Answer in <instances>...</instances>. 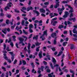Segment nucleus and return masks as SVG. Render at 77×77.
<instances>
[{
  "label": "nucleus",
  "mask_w": 77,
  "mask_h": 77,
  "mask_svg": "<svg viewBox=\"0 0 77 77\" xmlns=\"http://www.w3.org/2000/svg\"><path fill=\"white\" fill-rule=\"evenodd\" d=\"M19 40L20 41L19 42L20 44L22 43V46H24L25 45L24 43H23V42L24 41V39H23L21 37H19Z\"/></svg>",
  "instance_id": "1"
},
{
  "label": "nucleus",
  "mask_w": 77,
  "mask_h": 77,
  "mask_svg": "<svg viewBox=\"0 0 77 77\" xmlns=\"http://www.w3.org/2000/svg\"><path fill=\"white\" fill-rule=\"evenodd\" d=\"M44 35L47 36L48 35V34L47 33V30H46L44 31L43 32V34L42 36L40 37V38L41 39L42 37H43L44 36Z\"/></svg>",
  "instance_id": "2"
},
{
  "label": "nucleus",
  "mask_w": 77,
  "mask_h": 77,
  "mask_svg": "<svg viewBox=\"0 0 77 77\" xmlns=\"http://www.w3.org/2000/svg\"><path fill=\"white\" fill-rule=\"evenodd\" d=\"M35 10H33V12L35 13H36L37 14V16H38L39 15V13L38 11H37L36 10H37V8L36 7H35Z\"/></svg>",
  "instance_id": "3"
},
{
  "label": "nucleus",
  "mask_w": 77,
  "mask_h": 77,
  "mask_svg": "<svg viewBox=\"0 0 77 77\" xmlns=\"http://www.w3.org/2000/svg\"><path fill=\"white\" fill-rule=\"evenodd\" d=\"M65 14L63 16V18H66L68 17V15L69 14V13L68 11H66L64 12Z\"/></svg>",
  "instance_id": "4"
},
{
  "label": "nucleus",
  "mask_w": 77,
  "mask_h": 77,
  "mask_svg": "<svg viewBox=\"0 0 77 77\" xmlns=\"http://www.w3.org/2000/svg\"><path fill=\"white\" fill-rule=\"evenodd\" d=\"M9 54L11 55L12 56V57H11V59L12 60V61H14V54L13 52H9Z\"/></svg>",
  "instance_id": "5"
},
{
  "label": "nucleus",
  "mask_w": 77,
  "mask_h": 77,
  "mask_svg": "<svg viewBox=\"0 0 77 77\" xmlns=\"http://www.w3.org/2000/svg\"><path fill=\"white\" fill-rule=\"evenodd\" d=\"M50 65L51 66V68L52 69H54V67H55L56 66H59V65L58 64H56V65H54V67L53 66V64H52V63H51Z\"/></svg>",
  "instance_id": "6"
},
{
  "label": "nucleus",
  "mask_w": 77,
  "mask_h": 77,
  "mask_svg": "<svg viewBox=\"0 0 77 77\" xmlns=\"http://www.w3.org/2000/svg\"><path fill=\"white\" fill-rule=\"evenodd\" d=\"M51 36L52 37V38H57L56 36H57V34L55 32H54L51 34Z\"/></svg>",
  "instance_id": "7"
},
{
  "label": "nucleus",
  "mask_w": 77,
  "mask_h": 77,
  "mask_svg": "<svg viewBox=\"0 0 77 77\" xmlns=\"http://www.w3.org/2000/svg\"><path fill=\"white\" fill-rule=\"evenodd\" d=\"M60 3V2H57V3H56V4H55L54 8L55 9H57V7H59L60 6L59 3Z\"/></svg>",
  "instance_id": "8"
},
{
  "label": "nucleus",
  "mask_w": 77,
  "mask_h": 77,
  "mask_svg": "<svg viewBox=\"0 0 77 77\" xmlns=\"http://www.w3.org/2000/svg\"><path fill=\"white\" fill-rule=\"evenodd\" d=\"M33 8L32 7H28L26 8V10L27 12H29V11L30 10H32Z\"/></svg>",
  "instance_id": "9"
},
{
  "label": "nucleus",
  "mask_w": 77,
  "mask_h": 77,
  "mask_svg": "<svg viewBox=\"0 0 77 77\" xmlns=\"http://www.w3.org/2000/svg\"><path fill=\"white\" fill-rule=\"evenodd\" d=\"M40 12L45 13V10L44 9V8H40L39 10Z\"/></svg>",
  "instance_id": "10"
},
{
  "label": "nucleus",
  "mask_w": 77,
  "mask_h": 77,
  "mask_svg": "<svg viewBox=\"0 0 77 77\" xmlns=\"http://www.w3.org/2000/svg\"><path fill=\"white\" fill-rule=\"evenodd\" d=\"M11 4L12 3L11 2H10L9 3H8V4H7V6L6 7L8 8H9V7H11Z\"/></svg>",
  "instance_id": "11"
},
{
  "label": "nucleus",
  "mask_w": 77,
  "mask_h": 77,
  "mask_svg": "<svg viewBox=\"0 0 77 77\" xmlns=\"http://www.w3.org/2000/svg\"><path fill=\"white\" fill-rule=\"evenodd\" d=\"M44 66H41V68H38V69L39 70H41L42 72L44 71Z\"/></svg>",
  "instance_id": "12"
},
{
  "label": "nucleus",
  "mask_w": 77,
  "mask_h": 77,
  "mask_svg": "<svg viewBox=\"0 0 77 77\" xmlns=\"http://www.w3.org/2000/svg\"><path fill=\"white\" fill-rule=\"evenodd\" d=\"M38 35H36L35 37H33L32 38L33 40L35 39V40H37L38 39Z\"/></svg>",
  "instance_id": "13"
},
{
  "label": "nucleus",
  "mask_w": 77,
  "mask_h": 77,
  "mask_svg": "<svg viewBox=\"0 0 77 77\" xmlns=\"http://www.w3.org/2000/svg\"><path fill=\"white\" fill-rule=\"evenodd\" d=\"M33 57L32 55L31 54V55H29V58H30V59H32V58H33L34 59L35 58V55H33Z\"/></svg>",
  "instance_id": "14"
},
{
  "label": "nucleus",
  "mask_w": 77,
  "mask_h": 77,
  "mask_svg": "<svg viewBox=\"0 0 77 77\" xmlns=\"http://www.w3.org/2000/svg\"><path fill=\"white\" fill-rule=\"evenodd\" d=\"M7 30V28H5L3 30H2V32L4 33L5 34H6V30Z\"/></svg>",
  "instance_id": "15"
},
{
  "label": "nucleus",
  "mask_w": 77,
  "mask_h": 77,
  "mask_svg": "<svg viewBox=\"0 0 77 77\" xmlns=\"http://www.w3.org/2000/svg\"><path fill=\"white\" fill-rule=\"evenodd\" d=\"M64 27L63 25H60L59 26H58V28L60 29L61 31H62V29H61L62 28H63Z\"/></svg>",
  "instance_id": "16"
},
{
  "label": "nucleus",
  "mask_w": 77,
  "mask_h": 77,
  "mask_svg": "<svg viewBox=\"0 0 77 77\" xmlns=\"http://www.w3.org/2000/svg\"><path fill=\"white\" fill-rule=\"evenodd\" d=\"M50 55H49V54L47 53V55H46V57H47L48 59L49 60H50L51 59H50Z\"/></svg>",
  "instance_id": "17"
},
{
  "label": "nucleus",
  "mask_w": 77,
  "mask_h": 77,
  "mask_svg": "<svg viewBox=\"0 0 77 77\" xmlns=\"http://www.w3.org/2000/svg\"><path fill=\"white\" fill-rule=\"evenodd\" d=\"M57 37L55 38L54 41V45H56L57 44Z\"/></svg>",
  "instance_id": "18"
},
{
  "label": "nucleus",
  "mask_w": 77,
  "mask_h": 77,
  "mask_svg": "<svg viewBox=\"0 0 77 77\" xmlns=\"http://www.w3.org/2000/svg\"><path fill=\"white\" fill-rule=\"evenodd\" d=\"M41 44V43H39L38 42L35 43V45L36 46H39Z\"/></svg>",
  "instance_id": "19"
},
{
  "label": "nucleus",
  "mask_w": 77,
  "mask_h": 77,
  "mask_svg": "<svg viewBox=\"0 0 77 77\" xmlns=\"http://www.w3.org/2000/svg\"><path fill=\"white\" fill-rule=\"evenodd\" d=\"M74 48V46L73 44H71L70 49L71 50H72L73 48Z\"/></svg>",
  "instance_id": "20"
},
{
  "label": "nucleus",
  "mask_w": 77,
  "mask_h": 77,
  "mask_svg": "<svg viewBox=\"0 0 77 77\" xmlns=\"http://www.w3.org/2000/svg\"><path fill=\"white\" fill-rule=\"evenodd\" d=\"M2 69L4 71H6V68L4 66H2L1 67Z\"/></svg>",
  "instance_id": "21"
},
{
  "label": "nucleus",
  "mask_w": 77,
  "mask_h": 77,
  "mask_svg": "<svg viewBox=\"0 0 77 77\" xmlns=\"http://www.w3.org/2000/svg\"><path fill=\"white\" fill-rule=\"evenodd\" d=\"M38 56L39 57V58H40V59L42 58V53L41 52L39 53L38 54Z\"/></svg>",
  "instance_id": "22"
},
{
  "label": "nucleus",
  "mask_w": 77,
  "mask_h": 77,
  "mask_svg": "<svg viewBox=\"0 0 77 77\" xmlns=\"http://www.w3.org/2000/svg\"><path fill=\"white\" fill-rule=\"evenodd\" d=\"M54 74V72H51V74L48 75V77H52V75Z\"/></svg>",
  "instance_id": "23"
},
{
  "label": "nucleus",
  "mask_w": 77,
  "mask_h": 77,
  "mask_svg": "<svg viewBox=\"0 0 77 77\" xmlns=\"http://www.w3.org/2000/svg\"><path fill=\"white\" fill-rule=\"evenodd\" d=\"M52 58V62H53L54 63H55L56 62V60L55 58L53 57Z\"/></svg>",
  "instance_id": "24"
},
{
  "label": "nucleus",
  "mask_w": 77,
  "mask_h": 77,
  "mask_svg": "<svg viewBox=\"0 0 77 77\" xmlns=\"http://www.w3.org/2000/svg\"><path fill=\"white\" fill-rule=\"evenodd\" d=\"M16 26V24H14V26H11V28L12 30H13L14 27Z\"/></svg>",
  "instance_id": "25"
},
{
  "label": "nucleus",
  "mask_w": 77,
  "mask_h": 77,
  "mask_svg": "<svg viewBox=\"0 0 77 77\" xmlns=\"http://www.w3.org/2000/svg\"><path fill=\"white\" fill-rule=\"evenodd\" d=\"M23 33L25 34V35H28V32H26L25 31V30L24 29H23Z\"/></svg>",
  "instance_id": "26"
},
{
  "label": "nucleus",
  "mask_w": 77,
  "mask_h": 77,
  "mask_svg": "<svg viewBox=\"0 0 77 77\" xmlns=\"http://www.w3.org/2000/svg\"><path fill=\"white\" fill-rule=\"evenodd\" d=\"M63 52L62 51H61L60 52H59V53L58 55H57V57L60 56L63 53Z\"/></svg>",
  "instance_id": "27"
},
{
  "label": "nucleus",
  "mask_w": 77,
  "mask_h": 77,
  "mask_svg": "<svg viewBox=\"0 0 77 77\" xmlns=\"http://www.w3.org/2000/svg\"><path fill=\"white\" fill-rule=\"evenodd\" d=\"M28 45L27 46L28 49V50H30L31 44L29 43H28Z\"/></svg>",
  "instance_id": "28"
},
{
  "label": "nucleus",
  "mask_w": 77,
  "mask_h": 77,
  "mask_svg": "<svg viewBox=\"0 0 77 77\" xmlns=\"http://www.w3.org/2000/svg\"><path fill=\"white\" fill-rule=\"evenodd\" d=\"M12 38H13V41L14 42L16 41V40L15 39L16 38V36H12Z\"/></svg>",
  "instance_id": "29"
},
{
  "label": "nucleus",
  "mask_w": 77,
  "mask_h": 77,
  "mask_svg": "<svg viewBox=\"0 0 77 77\" xmlns=\"http://www.w3.org/2000/svg\"><path fill=\"white\" fill-rule=\"evenodd\" d=\"M53 14V13H51L50 14L49 16L50 17H51V18H52V17H54Z\"/></svg>",
  "instance_id": "30"
},
{
  "label": "nucleus",
  "mask_w": 77,
  "mask_h": 77,
  "mask_svg": "<svg viewBox=\"0 0 77 77\" xmlns=\"http://www.w3.org/2000/svg\"><path fill=\"white\" fill-rule=\"evenodd\" d=\"M22 63L23 65H26V61H25L24 60H22Z\"/></svg>",
  "instance_id": "31"
},
{
  "label": "nucleus",
  "mask_w": 77,
  "mask_h": 77,
  "mask_svg": "<svg viewBox=\"0 0 77 77\" xmlns=\"http://www.w3.org/2000/svg\"><path fill=\"white\" fill-rule=\"evenodd\" d=\"M66 6H68V8H70L71 9H73V8L71 7L69 5L67 4L66 5Z\"/></svg>",
  "instance_id": "32"
},
{
  "label": "nucleus",
  "mask_w": 77,
  "mask_h": 77,
  "mask_svg": "<svg viewBox=\"0 0 77 77\" xmlns=\"http://www.w3.org/2000/svg\"><path fill=\"white\" fill-rule=\"evenodd\" d=\"M57 23V21H54L53 23V25L54 26H55L56 24Z\"/></svg>",
  "instance_id": "33"
},
{
  "label": "nucleus",
  "mask_w": 77,
  "mask_h": 77,
  "mask_svg": "<svg viewBox=\"0 0 77 77\" xmlns=\"http://www.w3.org/2000/svg\"><path fill=\"white\" fill-rule=\"evenodd\" d=\"M77 0H75L74 3V6H77V3H76V1Z\"/></svg>",
  "instance_id": "34"
},
{
  "label": "nucleus",
  "mask_w": 77,
  "mask_h": 77,
  "mask_svg": "<svg viewBox=\"0 0 77 77\" xmlns=\"http://www.w3.org/2000/svg\"><path fill=\"white\" fill-rule=\"evenodd\" d=\"M9 20H6V23L8 25L9 24Z\"/></svg>",
  "instance_id": "35"
},
{
  "label": "nucleus",
  "mask_w": 77,
  "mask_h": 77,
  "mask_svg": "<svg viewBox=\"0 0 77 77\" xmlns=\"http://www.w3.org/2000/svg\"><path fill=\"white\" fill-rule=\"evenodd\" d=\"M49 2H45L44 3V4L45 5H49Z\"/></svg>",
  "instance_id": "36"
},
{
  "label": "nucleus",
  "mask_w": 77,
  "mask_h": 77,
  "mask_svg": "<svg viewBox=\"0 0 77 77\" xmlns=\"http://www.w3.org/2000/svg\"><path fill=\"white\" fill-rule=\"evenodd\" d=\"M32 72L34 73V74H36V71H35L34 69H33L32 70Z\"/></svg>",
  "instance_id": "37"
},
{
  "label": "nucleus",
  "mask_w": 77,
  "mask_h": 77,
  "mask_svg": "<svg viewBox=\"0 0 77 77\" xmlns=\"http://www.w3.org/2000/svg\"><path fill=\"white\" fill-rule=\"evenodd\" d=\"M42 49H44L43 51H44L45 52L46 51L45 50H47V48L46 46H44L43 47Z\"/></svg>",
  "instance_id": "38"
},
{
  "label": "nucleus",
  "mask_w": 77,
  "mask_h": 77,
  "mask_svg": "<svg viewBox=\"0 0 77 77\" xmlns=\"http://www.w3.org/2000/svg\"><path fill=\"white\" fill-rule=\"evenodd\" d=\"M51 49L52 51H56V49L55 47L51 48Z\"/></svg>",
  "instance_id": "39"
},
{
  "label": "nucleus",
  "mask_w": 77,
  "mask_h": 77,
  "mask_svg": "<svg viewBox=\"0 0 77 77\" xmlns=\"http://www.w3.org/2000/svg\"><path fill=\"white\" fill-rule=\"evenodd\" d=\"M76 32V29L75 28H74L73 30V32L74 33H75Z\"/></svg>",
  "instance_id": "40"
},
{
  "label": "nucleus",
  "mask_w": 77,
  "mask_h": 77,
  "mask_svg": "<svg viewBox=\"0 0 77 77\" xmlns=\"http://www.w3.org/2000/svg\"><path fill=\"white\" fill-rule=\"evenodd\" d=\"M16 72L15 73V74H18L19 73V70L18 69H16Z\"/></svg>",
  "instance_id": "41"
},
{
  "label": "nucleus",
  "mask_w": 77,
  "mask_h": 77,
  "mask_svg": "<svg viewBox=\"0 0 77 77\" xmlns=\"http://www.w3.org/2000/svg\"><path fill=\"white\" fill-rule=\"evenodd\" d=\"M31 65L32 66V68H34V67H35V65L34 64V63H31Z\"/></svg>",
  "instance_id": "42"
},
{
  "label": "nucleus",
  "mask_w": 77,
  "mask_h": 77,
  "mask_svg": "<svg viewBox=\"0 0 77 77\" xmlns=\"http://www.w3.org/2000/svg\"><path fill=\"white\" fill-rule=\"evenodd\" d=\"M58 11H63V10L62 9V8H58Z\"/></svg>",
  "instance_id": "43"
},
{
  "label": "nucleus",
  "mask_w": 77,
  "mask_h": 77,
  "mask_svg": "<svg viewBox=\"0 0 77 77\" xmlns=\"http://www.w3.org/2000/svg\"><path fill=\"white\" fill-rule=\"evenodd\" d=\"M22 9L24 11H26L27 10V8L26 7H23L22 8Z\"/></svg>",
  "instance_id": "44"
},
{
  "label": "nucleus",
  "mask_w": 77,
  "mask_h": 77,
  "mask_svg": "<svg viewBox=\"0 0 77 77\" xmlns=\"http://www.w3.org/2000/svg\"><path fill=\"white\" fill-rule=\"evenodd\" d=\"M33 27V25L32 24H31L29 25V29H31V28H32Z\"/></svg>",
  "instance_id": "45"
},
{
  "label": "nucleus",
  "mask_w": 77,
  "mask_h": 77,
  "mask_svg": "<svg viewBox=\"0 0 77 77\" xmlns=\"http://www.w3.org/2000/svg\"><path fill=\"white\" fill-rule=\"evenodd\" d=\"M4 48L3 49L5 50L6 49V44H4L3 45Z\"/></svg>",
  "instance_id": "46"
},
{
  "label": "nucleus",
  "mask_w": 77,
  "mask_h": 77,
  "mask_svg": "<svg viewBox=\"0 0 77 77\" xmlns=\"http://www.w3.org/2000/svg\"><path fill=\"white\" fill-rule=\"evenodd\" d=\"M61 3L64 4L65 3H68V2H67V1H62Z\"/></svg>",
  "instance_id": "47"
},
{
  "label": "nucleus",
  "mask_w": 77,
  "mask_h": 77,
  "mask_svg": "<svg viewBox=\"0 0 77 77\" xmlns=\"http://www.w3.org/2000/svg\"><path fill=\"white\" fill-rule=\"evenodd\" d=\"M36 47L35 45L34 44H32V46L31 47L32 48H35Z\"/></svg>",
  "instance_id": "48"
},
{
  "label": "nucleus",
  "mask_w": 77,
  "mask_h": 77,
  "mask_svg": "<svg viewBox=\"0 0 77 77\" xmlns=\"http://www.w3.org/2000/svg\"><path fill=\"white\" fill-rule=\"evenodd\" d=\"M9 48L8 47V46L6 48V50H7L8 51H11V50H9Z\"/></svg>",
  "instance_id": "49"
},
{
  "label": "nucleus",
  "mask_w": 77,
  "mask_h": 77,
  "mask_svg": "<svg viewBox=\"0 0 77 77\" xmlns=\"http://www.w3.org/2000/svg\"><path fill=\"white\" fill-rule=\"evenodd\" d=\"M17 62V59H15L14 62H13V64L14 65L16 64Z\"/></svg>",
  "instance_id": "50"
},
{
  "label": "nucleus",
  "mask_w": 77,
  "mask_h": 77,
  "mask_svg": "<svg viewBox=\"0 0 77 77\" xmlns=\"http://www.w3.org/2000/svg\"><path fill=\"white\" fill-rule=\"evenodd\" d=\"M67 43H68V42H64L63 44V46H65L66 45V44H67Z\"/></svg>",
  "instance_id": "51"
},
{
  "label": "nucleus",
  "mask_w": 77,
  "mask_h": 77,
  "mask_svg": "<svg viewBox=\"0 0 77 77\" xmlns=\"http://www.w3.org/2000/svg\"><path fill=\"white\" fill-rule=\"evenodd\" d=\"M14 11L15 13H19L20 11L18 10H17L16 9H14Z\"/></svg>",
  "instance_id": "52"
},
{
  "label": "nucleus",
  "mask_w": 77,
  "mask_h": 77,
  "mask_svg": "<svg viewBox=\"0 0 77 77\" xmlns=\"http://www.w3.org/2000/svg\"><path fill=\"white\" fill-rule=\"evenodd\" d=\"M21 24L22 26H23L24 25V20H23L22 21Z\"/></svg>",
  "instance_id": "53"
},
{
  "label": "nucleus",
  "mask_w": 77,
  "mask_h": 77,
  "mask_svg": "<svg viewBox=\"0 0 77 77\" xmlns=\"http://www.w3.org/2000/svg\"><path fill=\"white\" fill-rule=\"evenodd\" d=\"M32 35H33V34H30V35H29V36L28 37V39L31 38H32Z\"/></svg>",
  "instance_id": "54"
},
{
  "label": "nucleus",
  "mask_w": 77,
  "mask_h": 77,
  "mask_svg": "<svg viewBox=\"0 0 77 77\" xmlns=\"http://www.w3.org/2000/svg\"><path fill=\"white\" fill-rule=\"evenodd\" d=\"M63 71L64 72H66V73H67L68 72V69H64Z\"/></svg>",
  "instance_id": "55"
},
{
  "label": "nucleus",
  "mask_w": 77,
  "mask_h": 77,
  "mask_svg": "<svg viewBox=\"0 0 77 77\" xmlns=\"http://www.w3.org/2000/svg\"><path fill=\"white\" fill-rule=\"evenodd\" d=\"M11 42V38H9V40H8V43H10V42Z\"/></svg>",
  "instance_id": "56"
},
{
  "label": "nucleus",
  "mask_w": 77,
  "mask_h": 77,
  "mask_svg": "<svg viewBox=\"0 0 77 77\" xmlns=\"http://www.w3.org/2000/svg\"><path fill=\"white\" fill-rule=\"evenodd\" d=\"M29 31L30 33H32L33 32V30L31 28L29 29Z\"/></svg>",
  "instance_id": "57"
},
{
  "label": "nucleus",
  "mask_w": 77,
  "mask_h": 77,
  "mask_svg": "<svg viewBox=\"0 0 77 77\" xmlns=\"http://www.w3.org/2000/svg\"><path fill=\"white\" fill-rule=\"evenodd\" d=\"M4 16V14L3 13H1V14H0V16L2 17H3Z\"/></svg>",
  "instance_id": "58"
},
{
  "label": "nucleus",
  "mask_w": 77,
  "mask_h": 77,
  "mask_svg": "<svg viewBox=\"0 0 77 77\" xmlns=\"http://www.w3.org/2000/svg\"><path fill=\"white\" fill-rule=\"evenodd\" d=\"M46 71H47V72L48 73H50L51 71V70L49 69H47Z\"/></svg>",
  "instance_id": "59"
},
{
  "label": "nucleus",
  "mask_w": 77,
  "mask_h": 77,
  "mask_svg": "<svg viewBox=\"0 0 77 77\" xmlns=\"http://www.w3.org/2000/svg\"><path fill=\"white\" fill-rule=\"evenodd\" d=\"M54 17H56V16H58V14L57 13H54Z\"/></svg>",
  "instance_id": "60"
},
{
  "label": "nucleus",
  "mask_w": 77,
  "mask_h": 77,
  "mask_svg": "<svg viewBox=\"0 0 77 77\" xmlns=\"http://www.w3.org/2000/svg\"><path fill=\"white\" fill-rule=\"evenodd\" d=\"M10 45H11L12 47H14V44L12 42H11V43H10Z\"/></svg>",
  "instance_id": "61"
},
{
  "label": "nucleus",
  "mask_w": 77,
  "mask_h": 77,
  "mask_svg": "<svg viewBox=\"0 0 77 77\" xmlns=\"http://www.w3.org/2000/svg\"><path fill=\"white\" fill-rule=\"evenodd\" d=\"M72 31H71V30H70L69 31V32H70V35L72 36Z\"/></svg>",
  "instance_id": "62"
},
{
  "label": "nucleus",
  "mask_w": 77,
  "mask_h": 77,
  "mask_svg": "<svg viewBox=\"0 0 77 77\" xmlns=\"http://www.w3.org/2000/svg\"><path fill=\"white\" fill-rule=\"evenodd\" d=\"M73 17V14L72 13H71L70 15V17L71 18L72 17Z\"/></svg>",
  "instance_id": "63"
},
{
  "label": "nucleus",
  "mask_w": 77,
  "mask_h": 77,
  "mask_svg": "<svg viewBox=\"0 0 77 77\" xmlns=\"http://www.w3.org/2000/svg\"><path fill=\"white\" fill-rule=\"evenodd\" d=\"M4 57V59H5L6 60H8V57L7 56Z\"/></svg>",
  "instance_id": "64"
}]
</instances>
